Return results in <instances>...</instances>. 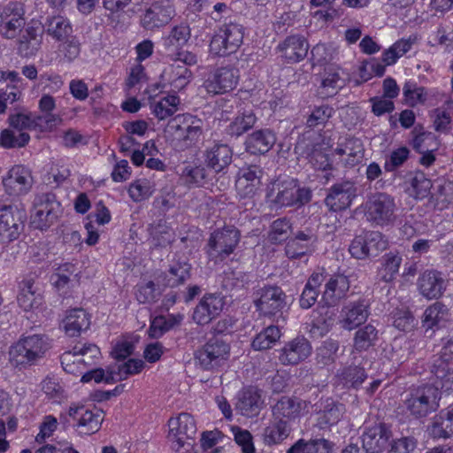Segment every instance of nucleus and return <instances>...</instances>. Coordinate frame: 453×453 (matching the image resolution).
<instances>
[{
  "instance_id": "f257e3e1",
  "label": "nucleus",
  "mask_w": 453,
  "mask_h": 453,
  "mask_svg": "<svg viewBox=\"0 0 453 453\" xmlns=\"http://www.w3.org/2000/svg\"><path fill=\"white\" fill-rule=\"evenodd\" d=\"M50 349V342L42 334L20 337L8 350V362L19 371L36 365Z\"/></svg>"
},
{
  "instance_id": "f03ea898",
  "label": "nucleus",
  "mask_w": 453,
  "mask_h": 453,
  "mask_svg": "<svg viewBox=\"0 0 453 453\" xmlns=\"http://www.w3.org/2000/svg\"><path fill=\"white\" fill-rule=\"evenodd\" d=\"M165 134L173 147L185 150L201 137L203 121L191 114H180L168 122Z\"/></svg>"
},
{
  "instance_id": "7ed1b4c3",
  "label": "nucleus",
  "mask_w": 453,
  "mask_h": 453,
  "mask_svg": "<svg viewBox=\"0 0 453 453\" xmlns=\"http://www.w3.org/2000/svg\"><path fill=\"white\" fill-rule=\"evenodd\" d=\"M307 188L298 187L295 180H274L267 188L266 200L274 210L282 207L303 205L311 200Z\"/></svg>"
},
{
  "instance_id": "20e7f679",
  "label": "nucleus",
  "mask_w": 453,
  "mask_h": 453,
  "mask_svg": "<svg viewBox=\"0 0 453 453\" xmlns=\"http://www.w3.org/2000/svg\"><path fill=\"white\" fill-rule=\"evenodd\" d=\"M364 211L366 219L375 226H388L396 219L395 199L387 193L371 195L364 205Z\"/></svg>"
},
{
  "instance_id": "39448f33",
  "label": "nucleus",
  "mask_w": 453,
  "mask_h": 453,
  "mask_svg": "<svg viewBox=\"0 0 453 453\" xmlns=\"http://www.w3.org/2000/svg\"><path fill=\"white\" fill-rule=\"evenodd\" d=\"M100 357L99 348L91 343L76 344L72 350L61 356L63 369L71 374L83 375L85 370L94 365Z\"/></svg>"
},
{
  "instance_id": "423d86ee",
  "label": "nucleus",
  "mask_w": 453,
  "mask_h": 453,
  "mask_svg": "<svg viewBox=\"0 0 453 453\" xmlns=\"http://www.w3.org/2000/svg\"><path fill=\"white\" fill-rule=\"evenodd\" d=\"M243 35V27L239 24L223 25L211 40L210 52L216 56L235 52L242 43Z\"/></svg>"
},
{
  "instance_id": "0eeeda50",
  "label": "nucleus",
  "mask_w": 453,
  "mask_h": 453,
  "mask_svg": "<svg viewBox=\"0 0 453 453\" xmlns=\"http://www.w3.org/2000/svg\"><path fill=\"white\" fill-rule=\"evenodd\" d=\"M440 399L438 387L427 385L415 389L405 400V406L411 415L425 417L437 410Z\"/></svg>"
},
{
  "instance_id": "6e6552de",
  "label": "nucleus",
  "mask_w": 453,
  "mask_h": 453,
  "mask_svg": "<svg viewBox=\"0 0 453 453\" xmlns=\"http://www.w3.org/2000/svg\"><path fill=\"white\" fill-rule=\"evenodd\" d=\"M27 24L26 12L19 3L0 6V35L4 39L18 37Z\"/></svg>"
},
{
  "instance_id": "1a4fd4ad",
  "label": "nucleus",
  "mask_w": 453,
  "mask_h": 453,
  "mask_svg": "<svg viewBox=\"0 0 453 453\" xmlns=\"http://www.w3.org/2000/svg\"><path fill=\"white\" fill-rule=\"evenodd\" d=\"M254 304L261 314L273 317L286 308L287 296L280 287L265 286L256 292Z\"/></svg>"
},
{
  "instance_id": "9d476101",
  "label": "nucleus",
  "mask_w": 453,
  "mask_h": 453,
  "mask_svg": "<svg viewBox=\"0 0 453 453\" xmlns=\"http://www.w3.org/2000/svg\"><path fill=\"white\" fill-rule=\"evenodd\" d=\"M60 210V203L53 194H42L37 196L34 203L31 215V224L38 229L49 227L57 219Z\"/></svg>"
},
{
  "instance_id": "9b49d317",
  "label": "nucleus",
  "mask_w": 453,
  "mask_h": 453,
  "mask_svg": "<svg viewBox=\"0 0 453 453\" xmlns=\"http://www.w3.org/2000/svg\"><path fill=\"white\" fill-rule=\"evenodd\" d=\"M229 346L219 339H211L196 350L195 359L203 370H213L228 357Z\"/></svg>"
},
{
  "instance_id": "f8f14e48",
  "label": "nucleus",
  "mask_w": 453,
  "mask_h": 453,
  "mask_svg": "<svg viewBox=\"0 0 453 453\" xmlns=\"http://www.w3.org/2000/svg\"><path fill=\"white\" fill-rule=\"evenodd\" d=\"M175 14V6L172 0H157L146 8L141 23L145 29L153 30L167 25Z\"/></svg>"
},
{
  "instance_id": "ddd939ff",
  "label": "nucleus",
  "mask_w": 453,
  "mask_h": 453,
  "mask_svg": "<svg viewBox=\"0 0 453 453\" xmlns=\"http://www.w3.org/2000/svg\"><path fill=\"white\" fill-rule=\"evenodd\" d=\"M169 432L168 440L172 448L178 451L191 439L196 433V426L194 418L188 413H180L176 418L168 421Z\"/></svg>"
},
{
  "instance_id": "4468645a",
  "label": "nucleus",
  "mask_w": 453,
  "mask_h": 453,
  "mask_svg": "<svg viewBox=\"0 0 453 453\" xmlns=\"http://www.w3.org/2000/svg\"><path fill=\"white\" fill-rule=\"evenodd\" d=\"M68 415L76 422L74 426L77 431L86 435L96 433L104 420V412L97 408L70 406Z\"/></svg>"
},
{
  "instance_id": "2eb2a0df",
  "label": "nucleus",
  "mask_w": 453,
  "mask_h": 453,
  "mask_svg": "<svg viewBox=\"0 0 453 453\" xmlns=\"http://www.w3.org/2000/svg\"><path fill=\"white\" fill-rule=\"evenodd\" d=\"M239 241L240 233L234 227L227 226L217 230L211 234L209 240V255L224 258L233 253Z\"/></svg>"
},
{
  "instance_id": "dca6fc26",
  "label": "nucleus",
  "mask_w": 453,
  "mask_h": 453,
  "mask_svg": "<svg viewBox=\"0 0 453 453\" xmlns=\"http://www.w3.org/2000/svg\"><path fill=\"white\" fill-rule=\"evenodd\" d=\"M311 352L310 342L303 336H297L279 349L278 358L282 365H296L306 360Z\"/></svg>"
},
{
  "instance_id": "f3484780",
  "label": "nucleus",
  "mask_w": 453,
  "mask_h": 453,
  "mask_svg": "<svg viewBox=\"0 0 453 453\" xmlns=\"http://www.w3.org/2000/svg\"><path fill=\"white\" fill-rule=\"evenodd\" d=\"M239 81L237 69L226 66L214 70L204 82V87L209 93L214 95L224 94L234 89Z\"/></svg>"
},
{
  "instance_id": "a211bd4d",
  "label": "nucleus",
  "mask_w": 453,
  "mask_h": 453,
  "mask_svg": "<svg viewBox=\"0 0 453 453\" xmlns=\"http://www.w3.org/2000/svg\"><path fill=\"white\" fill-rule=\"evenodd\" d=\"M263 171L257 166H249L239 172L235 181L238 196L241 199H252L261 188Z\"/></svg>"
},
{
  "instance_id": "6ab92c4d",
  "label": "nucleus",
  "mask_w": 453,
  "mask_h": 453,
  "mask_svg": "<svg viewBox=\"0 0 453 453\" xmlns=\"http://www.w3.org/2000/svg\"><path fill=\"white\" fill-rule=\"evenodd\" d=\"M357 196V188L350 181H344L334 185L325 199L329 210L339 211L350 206Z\"/></svg>"
},
{
  "instance_id": "aec40b11",
  "label": "nucleus",
  "mask_w": 453,
  "mask_h": 453,
  "mask_svg": "<svg viewBox=\"0 0 453 453\" xmlns=\"http://www.w3.org/2000/svg\"><path fill=\"white\" fill-rule=\"evenodd\" d=\"M3 184L6 191L12 196L25 194L33 184L31 172L23 165H14L3 179Z\"/></svg>"
},
{
  "instance_id": "412c9836",
  "label": "nucleus",
  "mask_w": 453,
  "mask_h": 453,
  "mask_svg": "<svg viewBox=\"0 0 453 453\" xmlns=\"http://www.w3.org/2000/svg\"><path fill=\"white\" fill-rule=\"evenodd\" d=\"M224 304L223 297L219 295H205L194 310V321L199 325L210 323L220 314Z\"/></svg>"
},
{
  "instance_id": "4be33fe9",
  "label": "nucleus",
  "mask_w": 453,
  "mask_h": 453,
  "mask_svg": "<svg viewBox=\"0 0 453 453\" xmlns=\"http://www.w3.org/2000/svg\"><path fill=\"white\" fill-rule=\"evenodd\" d=\"M307 408L306 402L295 397H281L273 407L275 420H281L289 425L298 418Z\"/></svg>"
},
{
  "instance_id": "5701e85b",
  "label": "nucleus",
  "mask_w": 453,
  "mask_h": 453,
  "mask_svg": "<svg viewBox=\"0 0 453 453\" xmlns=\"http://www.w3.org/2000/svg\"><path fill=\"white\" fill-rule=\"evenodd\" d=\"M368 316V307L363 301L351 302L342 308L338 322L342 328L351 331L365 323Z\"/></svg>"
},
{
  "instance_id": "b1692460",
  "label": "nucleus",
  "mask_w": 453,
  "mask_h": 453,
  "mask_svg": "<svg viewBox=\"0 0 453 453\" xmlns=\"http://www.w3.org/2000/svg\"><path fill=\"white\" fill-rule=\"evenodd\" d=\"M280 56L286 63L293 64L303 60L308 52L309 45L302 36L287 37L277 47Z\"/></svg>"
},
{
  "instance_id": "393cba45",
  "label": "nucleus",
  "mask_w": 453,
  "mask_h": 453,
  "mask_svg": "<svg viewBox=\"0 0 453 453\" xmlns=\"http://www.w3.org/2000/svg\"><path fill=\"white\" fill-rule=\"evenodd\" d=\"M192 72L185 65L173 63L166 66L161 73V82L174 91L183 89L192 80Z\"/></svg>"
},
{
  "instance_id": "a878e982",
  "label": "nucleus",
  "mask_w": 453,
  "mask_h": 453,
  "mask_svg": "<svg viewBox=\"0 0 453 453\" xmlns=\"http://www.w3.org/2000/svg\"><path fill=\"white\" fill-rule=\"evenodd\" d=\"M418 287L420 294L431 300L437 299L443 294L446 283L441 273L427 270L418 278Z\"/></svg>"
},
{
  "instance_id": "bb28decb",
  "label": "nucleus",
  "mask_w": 453,
  "mask_h": 453,
  "mask_svg": "<svg viewBox=\"0 0 453 453\" xmlns=\"http://www.w3.org/2000/svg\"><path fill=\"white\" fill-rule=\"evenodd\" d=\"M233 157V151L224 143H213L204 151V163L215 173H219L227 167Z\"/></svg>"
},
{
  "instance_id": "cd10ccee",
  "label": "nucleus",
  "mask_w": 453,
  "mask_h": 453,
  "mask_svg": "<svg viewBox=\"0 0 453 453\" xmlns=\"http://www.w3.org/2000/svg\"><path fill=\"white\" fill-rule=\"evenodd\" d=\"M390 433L381 424L367 428L362 435L363 448L367 453H380L387 446Z\"/></svg>"
},
{
  "instance_id": "c85d7f7f",
  "label": "nucleus",
  "mask_w": 453,
  "mask_h": 453,
  "mask_svg": "<svg viewBox=\"0 0 453 453\" xmlns=\"http://www.w3.org/2000/svg\"><path fill=\"white\" fill-rule=\"evenodd\" d=\"M348 80L349 75L340 66L329 65L324 70L320 85L321 93L332 96L346 85Z\"/></svg>"
},
{
  "instance_id": "c756f323",
  "label": "nucleus",
  "mask_w": 453,
  "mask_h": 453,
  "mask_svg": "<svg viewBox=\"0 0 453 453\" xmlns=\"http://www.w3.org/2000/svg\"><path fill=\"white\" fill-rule=\"evenodd\" d=\"M349 287L350 283L347 276L333 275L326 283L322 298L327 305H334L346 296Z\"/></svg>"
},
{
  "instance_id": "7c9ffc66",
  "label": "nucleus",
  "mask_w": 453,
  "mask_h": 453,
  "mask_svg": "<svg viewBox=\"0 0 453 453\" xmlns=\"http://www.w3.org/2000/svg\"><path fill=\"white\" fill-rule=\"evenodd\" d=\"M149 103L154 116L159 120H164L178 111L180 100L175 95H167L157 98L156 96L150 94Z\"/></svg>"
},
{
  "instance_id": "2f4dec72",
  "label": "nucleus",
  "mask_w": 453,
  "mask_h": 453,
  "mask_svg": "<svg viewBox=\"0 0 453 453\" xmlns=\"http://www.w3.org/2000/svg\"><path fill=\"white\" fill-rule=\"evenodd\" d=\"M317 237L311 232H299L286 247V254L289 258H297L311 253L315 249Z\"/></svg>"
},
{
  "instance_id": "473e14b6",
  "label": "nucleus",
  "mask_w": 453,
  "mask_h": 453,
  "mask_svg": "<svg viewBox=\"0 0 453 453\" xmlns=\"http://www.w3.org/2000/svg\"><path fill=\"white\" fill-rule=\"evenodd\" d=\"M90 326V317L83 309H73L68 311L63 320V328L71 337L78 336Z\"/></svg>"
},
{
  "instance_id": "72a5a7b5",
  "label": "nucleus",
  "mask_w": 453,
  "mask_h": 453,
  "mask_svg": "<svg viewBox=\"0 0 453 453\" xmlns=\"http://www.w3.org/2000/svg\"><path fill=\"white\" fill-rule=\"evenodd\" d=\"M364 146L360 139L349 138L344 143L336 148L335 153L342 158L346 166L358 164L364 157Z\"/></svg>"
},
{
  "instance_id": "f704fd0d",
  "label": "nucleus",
  "mask_w": 453,
  "mask_h": 453,
  "mask_svg": "<svg viewBox=\"0 0 453 453\" xmlns=\"http://www.w3.org/2000/svg\"><path fill=\"white\" fill-rule=\"evenodd\" d=\"M44 31L54 40L61 42L73 33V27L70 20L60 14L49 16L43 25Z\"/></svg>"
},
{
  "instance_id": "c9c22d12",
  "label": "nucleus",
  "mask_w": 453,
  "mask_h": 453,
  "mask_svg": "<svg viewBox=\"0 0 453 453\" xmlns=\"http://www.w3.org/2000/svg\"><path fill=\"white\" fill-rule=\"evenodd\" d=\"M275 142V134L271 130H257L249 135L246 141V148L252 154H264L273 148Z\"/></svg>"
},
{
  "instance_id": "e433bc0d",
  "label": "nucleus",
  "mask_w": 453,
  "mask_h": 453,
  "mask_svg": "<svg viewBox=\"0 0 453 453\" xmlns=\"http://www.w3.org/2000/svg\"><path fill=\"white\" fill-rule=\"evenodd\" d=\"M434 438H449L453 435V408L449 407L436 415L428 427Z\"/></svg>"
},
{
  "instance_id": "4c0bfd02",
  "label": "nucleus",
  "mask_w": 453,
  "mask_h": 453,
  "mask_svg": "<svg viewBox=\"0 0 453 453\" xmlns=\"http://www.w3.org/2000/svg\"><path fill=\"white\" fill-rule=\"evenodd\" d=\"M18 304L24 311L37 309L42 304V295L31 280H24L18 295Z\"/></svg>"
},
{
  "instance_id": "58836bf2",
  "label": "nucleus",
  "mask_w": 453,
  "mask_h": 453,
  "mask_svg": "<svg viewBox=\"0 0 453 453\" xmlns=\"http://www.w3.org/2000/svg\"><path fill=\"white\" fill-rule=\"evenodd\" d=\"M432 372L437 379V384L446 391L453 390V362L449 357H440L434 361Z\"/></svg>"
},
{
  "instance_id": "ea45409f",
  "label": "nucleus",
  "mask_w": 453,
  "mask_h": 453,
  "mask_svg": "<svg viewBox=\"0 0 453 453\" xmlns=\"http://www.w3.org/2000/svg\"><path fill=\"white\" fill-rule=\"evenodd\" d=\"M13 211L10 207L0 209V238L4 242H11L19 234V225Z\"/></svg>"
},
{
  "instance_id": "a19ab883",
  "label": "nucleus",
  "mask_w": 453,
  "mask_h": 453,
  "mask_svg": "<svg viewBox=\"0 0 453 453\" xmlns=\"http://www.w3.org/2000/svg\"><path fill=\"white\" fill-rule=\"evenodd\" d=\"M190 37L191 30L187 24L176 25L164 37V46L169 51L178 50L187 44Z\"/></svg>"
},
{
  "instance_id": "79ce46f5",
  "label": "nucleus",
  "mask_w": 453,
  "mask_h": 453,
  "mask_svg": "<svg viewBox=\"0 0 453 453\" xmlns=\"http://www.w3.org/2000/svg\"><path fill=\"white\" fill-rule=\"evenodd\" d=\"M324 280L325 277L322 273L315 272L311 275L300 297L302 308L309 309L316 303L319 293L318 288Z\"/></svg>"
},
{
  "instance_id": "37998d69",
  "label": "nucleus",
  "mask_w": 453,
  "mask_h": 453,
  "mask_svg": "<svg viewBox=\"0 0 453 453\" xmlns=\"http://www.w3.org/2000/svg\"><path fill=\"white\" fill-rule=\"evenodd\" d=\"M416 42V37L402 38L382 53V62L385 65H392L407 53Z\"/></svg>"
},
{
  "instance_id": "c03bdc74",
  "label": "nucleus",
  "mask_w": 453,
  "mask_h": 453,
  "mask_svg": "<svg viewBox=\"0 0 453 453\" xmlns=\"http://www.w3.org/2000/svg\"><path fill=\"white\" fill-rule=\"evenodd\" d=\"M290 431L289 425L273 418V421L264 430V442L267 445L279 444L288 437Z\"/></svg>"
},
{
  "instance_id": "a18cd8bd",
  "label": "nucleus",
  "mask_w": 453,
  "mask_h": 453,
  "mask_svg": "<svg viewBox=\"0 0 453 453\" xmlns=\"http://www.w3.org/2000/svg\"><path fill=\"white\" fill-rule=\"evenodd\" d=\"M331 445L327 440L316 439L305 441L299 439L287 453H330Z\"/></svg>"
},
{
  "instance_id": "49530a36",
  "label": "nucleus",
  "mask_w": 453,
  "mask_h": 453,
  "mask_svg": "<svg viewBox=\"0 0 453 453\" xmlns=\"http://www.w3.org/2000/svg\"><path fill=\"white\" fill-rule=\"evenodd\" d=\"M261 395L256 389L244 391L236 405L237 409L244 416H253L257 414L261 407Z\"/></svg>"
},
{
  "instance_id": "de8ad7c7",
  "label": "nucleus",
  "mask_w": 453,
  "mask_h": 453,
  "mask_svg": "<svg viewBox=\"0 0 453 453\" xmlns=\"http://www.w3.org/2000/svg\"><path fill=\"white\" fill-rule=\"evenodd\" d=\"M448 310L441 303H434L426 309L422 318V326L426 330H433L441 321L446 319Z\"/></svg>"
},
{
  "instance_id": "09e8293b",
  "label": "nucleus",
  "mask_w": 453,
  "mask_h": 453,
  "mask_svg": "<svg viewBox=\"0 0 453 453\" xmlns=\"http://www.w3.org/2000/svg\"><path fill=\"white\" fill-rule=\"evenodd\" d=\"M30 140L27 132H18L11 128L3 129L0 133V147L4 149L22 148Z\"/></svg>"
},
{
  "instance_id": "8fccbe9b",
  "label": "nucleus",
  "mask_w": 453,
  "mask_h": 453,
  "mask_svg": "<svg viewBox=\"0 0 453 453\" xmlns=\"http://www.w3.org/2000/svg\"><path fill=\"white\" fill-rule=\"evenodd\" d=\"M280 335L278 326H269L256 335L252 342V348L255 350L268 349L280 338Z\"/></svg>"
},
{
  "instance_id": "3c124183",
  "label": "nucleus",
  "mask_w": 453,
  "mask_h": 453,
  "mask_svg": "<svg viewBox=\"0 0 453 453\" xmlns=\"http://www.w3.org/2000/svg\"><path fill=\"white\" fill-rule=\"evenodd\" d=\"M344 411L342 404L335 403L334 402L327 403L324 410L319 414V426L323 428L337 424L342 418Z\"/></svg>"
},
{
  "instance_id": "603ef678",
  "label": "nucleus",
  "mask_w": 453,
  "mask_h": 453,
  "mask_svg": "<svg viewBox=\"0 0 453 453\" xmlns=\"http://www.w3.org/2000/svg\"><path fill=\"white\" fill-rule=\"evenodd\" d=\"M402 257L398 254L389 253L384 256L381 267L379 269L378 275L385 282L393 280L398 273Z\"/></svg>"
},
{
  "instance_id": "864d4df0",
  "label": "nucleus",
  "mask_w": 453,
  "mask_h": 453,
  "mask_svg": "<svg viewBox=\"0 0 453 453\" xmlns=\"http://www.w3.org/2000/svg\"><path fill=\"white\" fill-rule=\"evenodd\" d=\"M337 377L343 386L357 388L365 381L366 374L363 368L353 365L342 369Z\"/></svg>"
},
{
  "instance_id": "5fc2aeb1",
  "label": "nucleus",
  "mask_w": 453,
  "mask_h": 453,
  "mask_svg": "<svg viewBox=\"0 0 453 453\" xmlns=\"http://www.w3.org/2000/svg\"><path fill=\"white\" fill-rule=\"evenodd\" d=\"M378 331L372 325H366L358 329L354 337V348L356 350H366L372 346L377 340Z\"/></svg>"
},
{
  "instance_id": "6e6d98bb",
  "label": "nucleus",
  "mask_w": 453,
  "mask_h": 453,
  "mask_svg": "<svg viewBox=\"0 0 453 453\" xmlns=\"http://www.w3.org/2000/svg\"><path fill=\"white\" fill-rule=\"evenodd\" d=\"M334 319L333 313L326 310L316 317L311 323L310 334L312 337L319 338L326 335L333 327Z\"/></svg>"
},
{
  "instance_id": "4d7b16f0",
  "label": "nucleus",
  "mask_w": 453,
  "mask_h": 453,
  "mask_svg": "<svg viewBox=\"0 0 453 453\" xmlns=\"http://www.w3.org/2000/svg\"><path fill=\"white\" fill-rule=\"evenodd\" d=\"M403 94L407 104L411 107L423 104L427 99L426 88L411 81L405 82L403 88Z\"/></svg>"
},
{
  "instance_id": "13d9d810",
  "label": "nucleus",
  "mask_w": 453,
  "mask_h": 453,
  "mask_svg": "<svg viewBox=\"0 0 453 453\" xmlns=\"http://www.w3.org/2000/svg\"><path fill=\"white\" fill-rule=\"evenodd\" d=\"M432 182L425 173L417 172L411 181V194L417 199H424L431 193Z\"/></svg>"
},
{
  "instance_id": "bf43d9fd",
  "label": "nucleus",
  "mask_w": 453,
  "mask_h": 453,
  "mask_svg": "<svg viewBox=\"0 0 453 453\" xmlns=\"http://www.w3.org/2000/svg\"><path fill=\"white\" fill-rule=\"evenodd\" d=\"M256 119L257 118L251 111H244L229 125V134L235 136L242 134L254 126Z\"/></svg>"
},
{
  "instance_id": "052dcab7",
  "label": "nucleus",
  "mask_w": 453,
  "mask_h": 453,
  "mask_svg": "<svg viewBox=\"0 0 453 453\" xmlns=\"http://www.w3.org/2000/svg\"><path fill=\"white\" fill-rule=\"evenodd\" d=\"M291 233V225L286 219L274 220L268 233V239L272 243H280L286 241Z\"/></svg>"
},
{
  "instance_id": "680f3d73",
  "label": "nucleus",
  "mask_w": 453,
  "mask_h": 453,
  "mask_svg": "<svg viewBox=\"0 0 453 453\" xmlns=\"http://www.w3.org/2000/svg\"><path fill=\"white\" fill-rule=\"evenodd\" d=\"M22 99V88L16 84L0 88V115L5 113L8 104H14Z\"/></svg>"
},
{
  "instance_id": "e2e57ef3",
  "label": "nucleus",
  "mask_w": 453,
  "mask_h": 453,
  "mask_svg": "<svg viewBox=\"0 0 453 453\" xmlns=\"http://www.w3.org/2000/svg\"><path fill=\"white\" fill-rule=\"evenodd\" d=\"M153 193L150 182L146 179L133 181L128 188V194L134 202H141L149 198Z\"/></svg>"
},
{
  "instance_id": "0e129e2a",
  "label": "nucleus",
  "mask_w": 453,
  "mask_h": 453,
  "mask_svg": "<svg viewBox=\"0 0 453 453\" xmlns=\"http://www.w3.org/2000/svg\"><path fill=\"white\" fill-rule=\"evenodd\" d=\"M91 380L96 383H113L117 381L116 370L114 368H108L107 370L98 368L84 372L81 377V381L86 383Z\"/></svg>"
},
{
  "instance_id": "69168bd1",
  "label": "nucleus",
  "mask_w": 453,
  "mask_h": 453,
  "mask_svg": "<svg viewBox=\"0 0 453 453\" xmlns=\"http://www.w3.org/2000/svg\"><path fill=\"white\" fill-rule=\"evenodd\" d=\"M181 177L190 185H203L207 179V170L202 165H188L182 170Z\"/></svg>"
},
{
  "instance_id": "338daca9",
  "label": "nucleus",
  "mask_w": 453,
  "mask_h": 453,
  "mask_svg": "<svg viewBox=\"0 0 453 453\" xmlns=\"http://www.w3.org/2000/svg\"><path fill=\"white\" fill-rule=\"evenodd\" d=\"M367 243V255L375 256L380 251L386 249V241L380 232L372 231L364 233Z\"/></svg>"
},
{
  "instance_id": "774afa93",
  "label": "nucleus",
  "mask_w": 453,
  "mask_h": 453,
  "mask_svg": "<svg viewBox=\"0 0 453 453\" xmlns=\"http://www.w3.org/2000/svg\"><path fill=\"white\" fill-rule=\"evenodd\" d=\"M333 115V108L327 105L316 107L307 119V125L310 127H316L326 124Z\"/></svg>"
}]
</instances>
